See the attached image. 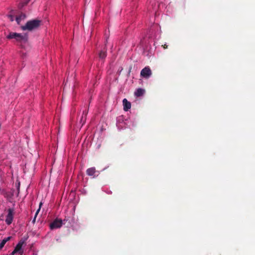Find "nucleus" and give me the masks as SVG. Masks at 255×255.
<instances>
[{"instance_id": "3", "label": "nucleus", "mask_w": 255, "mask_h": 255, "mask_svg": "<svg viewBox=\"0 0 255 255\" xmlns=\"http://www.w3.org/2000/svg\"><path fill=\"white\" fill-rule=\"evenodd\" d=\"M26 238L25 239H21L16 245V247L14 248L15 252H17L20 255H22L23 254V250L22 249V246L25 244L26 245L25 241L26 240Z\"/></svg>"}, {"instance_id": "18", "label": "nucleus", "mask_w": 255, "mask_h": 255, "mask_svg": "<svg viewBox=\"0 0 255 255\" xmlns=\"http://www.w3.org/2000/svg\"><path fill=\"white\" fill-rule=\"evenodd\" d=\"M19 187H20V183L19 182L18 183V187H17L18 193H19Z\"/></svg>"}, {"instance_id": "4", "label": "nucleus", "mask_w": 255, "mask_h": 255, "mask_svg": "<svg viewBox=\"0 0 255 255\" xmlns=\"http://www.w3.org/2000/svg\"><path fill=\"white\" fill-rule=\"evenodd\" d=\"M62 225V220L56 218L49 225V228L51 230L60 228Z\"/></svg>"}, {"instance_id": "15", "label": "nucleus", "mask_w": 255, "mask_h": 255, "mask_svg": "<svg viewBox=\"0 0 255 255\" xmlns=\"http://www.w3.org/2000/svg\"><path fill=\"white\" fill-rule=\"evenodd\" d=\"M41 205H42V203H40V205H39V208L37 210V212H36V214H35V217H34V219H33V221H32V222H33V223H34V222H35V221L36 217V216H37V215L38 213L39 212V210H40V207H41Z\"/></svg>"}, {"instance_id": "2", "label": "nucleus", "mask_w": 255, "mask_h": 255, "mask_svg": "<svg viewBox=\"0 0 255 255\" xmlns=\"http://www.w3.org/2000/svg\"><path fill=\"white\" fill-rule=\"evenodd\" d=\"M42 23V20L35 19L27 21L25 25H22L20 27L23 30H28L31 31L34 29L39 28Z\"/></svg>"}, {"instance_id": "13", "label": "nucleus", "mask_w": 255, "mask_h": 255, "mask_svg": "<svg viewBox=\"0 0 255 255\" xmlns=\"http://www.w3.org/2000/svg\"><path fill=\"white\" fill-rule=\"evenodd\" d=\"M14 12L13 10H11L7 15V16L10 19V20L11 22L14 20Z\"/></svg>"}, {"instance_id": "16", "label": "nucleus", "mask_w": 255, "mask_h": 255, "mask_svg": "<svg viewBox=\"0 0 255 255\" xmlns=\"http://www.w3.org/2000/svg\"><path fill=\"white\" fill-rule=\"evenodd\" d=\"M143 74H144V72H143V69L141 70V71L140 72L141 76L143 77Z\"/></svg>"}, {"instance_id": "8", "label": "nucleus", "mask_w": 255, "mask_h": 255, "mask_svg": "<svg viewBox=\"0 0 255 255\" xmlns=\"http://www.w3.org/2000/svg\"><path fill=\"white\" fill-rule=\"evenodd\" d=\"M151 75V71L149 67H144V78H148Z\"/></svg>"}, {"instance_id": "9", "label": "nucleus", "mask_w": 255, "mask_h": 255, "mask_svg": "<svg viewBox=\"0 0 255 255\" xmlns=\"http://www.w3.org/2000/svg\"><path fill=\"white\" fill-rule=\"evenodd\" d=\"M87 174L89 176L94 175L96 172V169L94 167L88 168L86 171Z\"/></svg>"}, {"instance_id": "10", "label": "nucleus", "mask_w": 255, "mask_h": 255, "mask_svg": "<svg viewBox=\"0 0 255 255\" xmlns=\"http://www.w3.org/2000/svg\"><path fill=\"white\" fill-rule=\"evenodd\" d=\"M11 238V237H8L7 238H4L1 243H0V250L2 249L6 243L10 240Z\"/></svg>"}, {"instance_id": "11", "label": "nucleus", "mask_w": 255, "mask_h": 255, "mask_svg": "<svg viewBox=\"0 0 255 255\" xmlns=\"http://www.w3.org/2000/svg\"><path fill=\"white\" fill-rule=\"evenodd\" d=\"M143 94V89H142L141 88L137 89L136 90V91H135V92H134V95L137 97L141 96H142Z\"/></svg>"}, {"instance_id": "1", "label": "nucleus", "mask_w": 255, "mask_h": 255, "mask_svg": "<svg viewBox=\"0 0 255 255\" xmlns=\"http://www.w3.org/2000/svg\"><path fill=\"white\" fill-rule=\"evenodd\" d=\"M6 38L8 40L14 39L17 42L20 43L21 48H24L23 44L27 42L28 36V34L26 33L22 34L21 33L9 32L8 34L6 35Z\"/></svg>"}, {"instance_id": "6", "label": "nucleus", "mask_w": 255, "mask_h": 255, "mask_svg": "<svg viewBox=\"0 0 255 255\" xmlns=\"http://www.w3.org/2000/svg\"><path fill=\"white\" fill-rule=\"evenodd\" d=\"M123 104L125 111L127 112L131 108L130 102H128L126 99H124L123 100Z\"/></svg>"}, {"instance_id": "12", "label": "nucleus", "mask_w": 255, "mask_h": 255, "mask_svg": "<svg viewBox=\"0 0 255 255\" xmlns=\"http://www.w3.org/2000/svg\"><path fill=\"white\" fill-rule=\"evenodd\" d=\"M29 1L30 0H25V1L20 2L18 4V8L20 9H22L24 6L27 4Z\"/></svg>"}, {"instance_id": "14", "label": "nucleus", "mask_w": 255, "mask_h": 255, "mask_svg": "<svg viewBox=\"0 0 255 255\" xmlns=\"http://www.w3.org/2000/svg\"><path fill=\"white\" fill-rule=\"evenodd\" d=\"M107 56L106 51H101L99 53V57L101 59H104Z\"/></svg>"}, {"instance_id": "19", "label": "nucleus", "mask_w": 255, "mask_h": 255, "mask_svg": "<svg viewBox=\"0 0 255 255\" xmlns=\"http://www.w3.org/2000/svg\"><path fill=\"white\" fill-rule=\"evenodd\" d=\"M163 48H164V49L167 48V45H165H165L163 46Z\"/></svg>"}, {"instance_id": "17", "label": "nucleus", "mask_w": 255, "mask_h": 255, "mask_svg": "<svg viewBox=\"0 0 255 255\" xmlns=\"http://www.w3.org/2000/svg\"><path fill=\"white\" fill-rule=\"evenodd\" d=\"M16 253H17V252H15V250H14L9 255H14Z\"/></svg>"}, {"instance_id": "7", "label": "nucleus", "mask_w": 255, "mask_h": 255, "mask_svg": "<svg viewBox=\"0 0 255 255\" xmlns=\"http://www.w3.org/2000/svg\"><path fill=\"white\" fill-rule=\"evenodd\" d=\"M26 17V14L24 13L21 12L20 14L16 16L15 17V20L17 24L20 25L21 20H24Z\"/></svg>"}, {"instance_id": "5", "label": "nucleus", "mask_w": 255, "mask_h": 255, "mask_svg": "<svg viewBox=\"0 0 255 255\" xmlns=\"http://www.w3.org/2000/svg\"><path fill=\"white\" fill-rule=\"evenodd\" d=\"M8 214L6 217L5 222L9 225L11 224L14 217V210L12 208H9L7 210Z\"/></svg>"}]
</instances>
